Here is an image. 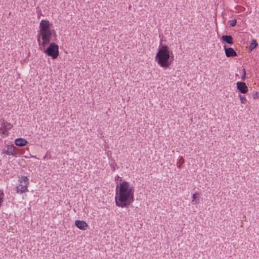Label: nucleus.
Wrapping results in <instances>:
<instances>
[{
  "label": "nucleus",
  "mask_w": 259,
  "mask_h": 259,
  "mask_svg": "<svg viewBox=\"0 0 259 259\" xmlns=\"http://www.w3.org/2000/svg\"><path fill=\"white\" fill-rule=\"evenodd\" d=\"M257 46V43L256 42V41L255 40V39H253L251 43H250V45L249 46V50L250 51H252L253 49H254V48H255Z\"/></svg>",
  "instance_id": "nucleus-14"
},
{
  "label": "nucleus",
  "mask_w": 259,
  "mask_h": 259,
  "mask_svg": "<svg viewBox=\"0 0 259 259\" xmlns=\"http://www.w3.org/2000/svg\"><path fill=\"white\" fill-rule=\"evenodd\" d=\"M75 225L78 228L82 230H85L88 228V224L84 221H76Z\"/></svg>",
  "instance_id": "nucleus-8"
},
{
  "label": "nucleus",
  "mask_w": 259,
  "mask_h": 259,
  "mask_svg": "<svg viewBox=\"0 0 259 259\" xmlns=\"http://www.w3.org/2000/svg\"><path fill=\"white\" fill-rule=\"evenodd\" d=\"M52 24L47 20H42L39 24V30L37 35V41L40 48H44L50 42L51 38L56 32L52 29Z\"/></svg>",
  "instance_id": "nucleus-2"
},
{
  "label": "nucleus",
  "mask_w": 259,
  "mask_h": 259,
  "mask_svg": "<svg viewBox=\"0 0 259 259\" xmlns=\"http://www.w3.org/2000/svg\"><path fill=\"white\" fill-rule=\"evenodd\" d=\"M133 187L129 182L123 181L120 184L118 194L115 197L116 205L122 208L127 207L134 201Z\"/></svg>",
  "instance_id": "nucleus-1"
},
{
  "label": "nucleus",
  "mask_w": 259,
  "mask_h": 259,
  "mask_svg": "<svg viewBox=\"0 0 259 259\" xmlns=\"http://www.w3.org/2000/svg\"><path fill=\"white\" fill-rule=\"evenodd\" d=\"M3 152L8 155L14 156L16 154L15 147L13 145L8 146L7 148L3 151Z\"/></svg>",
  "instance_id": "nucleus-9"
},
{
  "label": "nucleus",
  "mask_w": 259,
  "mask_h": 259,
  "mask_svg": "<svg viewBox=\"0 0 259 259\" xmlns=\"http://www.w3.org/2000/svg\"><path fill=\"white\" fill-rule=\"evenodd\" d=\"M242 70L243 74L241 76V78L242 80L244 81L246 78V71H245V69L244 68H243Z\"/></svg>",
  "instance_id": "nucleus-17"
},
{
  "label": "nucleus",
  "mask_w": 259,
  "mask_h": 259,
  "mask_svg": "<svg viewBox=\"0 0 259 259\" xmlns=\"http://www.w3.org/2000/svg\"><path fill=\"white\" fill-rule=\"evenodd\" d=\"M19 184L16 188L17 193L22 194L28 191L29 179L27 177H22L19 180Z\"/></svg>",
  "instance_id": "nucleus-4"
},
{
  "label": "nucleus",
  "mask_w": 259,
  "mask_h": 259,
  "mask_svg": "<svg viewBox=\"0 0 259 259\" xmlns=\"http://www.w3.org/2000/svg\"><path fill=\"white\" fill-rule=\"evenodd\" d=\"M12 125L7 122H3L2 124V128H3L5 130L8 131L12 128Z\"/></svg>",
  "instance_id": "nucleus-12"
},
{
  "label": "nucleus",
  "mask_w": 259,
  "mask_h": 259,
  "mask_svg": "<svg viewBox=\"0 0 259 259\" xmlns=\"http://www.w3.org/2000/svg\"><path fill=\"white\" fill-rule=\"evenodd\" d=\"M44 53L53 59H56L59 55V47L55 42L50 43L49 46L44 50Z\"/></svg>",
  "instance_id": "nucleus-5"
},
{
  "label": "nucleus",
  "mask_w": 259,
  "mask_h": 259,
  "mask_svg": "<svg viewBox=\"0 0 259 259\" xmlns=\"http://www.w3.org/2000/svg\"><path fill=\"white\" fill-rule=\"evenodd\" d=\"M252 97H253V98L254 100L259 98V96H258V92H255V93H254L253 94Z\"/></svg>",
  "instance_id": "nucleus-19"
},
{
  "label": "nucleus",
  "mask_w": 259,
  "mask_h": 259,
  "mask_svg": "<svg viewBox=\"0 0 259 259\" xmlns=\"http://www.w3.org/2000/svg\"><path fill=\"white\" fill-rule=\"evenodd\" d=\"M236 23H237V20H236V19H232V20H231V21H230V25L231 26L233 27V26H235V25H236Z\"/></svg>",
  "instance_id": "nucleus-18"
},
{
  "label": "nucleus",
  "mask_w": 259,
  "mask_h": 259,
  "mask_svg": "<svg viewBox=\"0 0 259 259\" xmlns=\"http://www.w3.org/2000/svg\"><path fill=\"white\" fill-rule=\"evenodd\" d=\"M184 162V160L182 157H180L177 163V165L178 167H180L183 163Z\"/></svg>",
  "instance_id": "nucleus-15"
},
{
  "label": "nucleus",
  "mask_w": 259,
  "mask_h": 259,
  "mask_svg": "<svg viewBox=\"0 0 259 259\" xmlns=\"http://www.w3.org/2000/svg\"><path fill=\"white\" fill-rule=\"evenodd\" d=\"M15 144L18 146H23L27 144V141L23 138H18L15 140Z\"/></svg>",
  "instance_id": "nucleus-10"
},
{
  "label": "nucleus",
  "mask_w": 259,
  "mask_h": 259,
  "mask_svg": "<svg viewBox=\"0 0 259 259\" xmlns=\"http://www.w3.org/2000/svg\"><path fill=\"white\" fill-rule=\"evenodd\" d=\"M222 39L226 43L229 45H232L233 44V38L230 35H223Z\"/></svg>",
  "instance_id": "nucleus-11"
},
{
  "label": "nucleus",
  "mask_w": 259,
  "mask_h": 259,
  "mask_svg": "<svg viewBox=\"0 0 259 259\" xmlns=\"http://www.w3.org/2000/svg\"><path fill=\"white\" fill-rule=\"evenodd\" d=\"M119 178V176H117L116 177V179H118V178Z\"/></svg>",
  "instance_id": "nucleus-20"
},
{
  "label": "nucleus",
  "mask_w": 259,
  "mask_h": 259,
  "mask_svg": "<svg viewBox=\"0 0 259 259\" xmlns=\"http://www.w3.org/2000/svg\"><path fill=\"white\" fill-rule=\"evenodd\" d=\"M239 98L240 99L241 102L242 104H245L247 102L246 98L241 95H239Z\"/></svg>",
  "instance_id": "nucleus-16"
},
{
  "label": "nucleus",
  "mask_w": 259,
  "mask_h": 259,
  "mask_svg": "<svg viewBox=\"0 0 259 259\" xmlns=\"http://www.w3.org/2000/svg\"><path fill=\"white\" fill-rule=\"evenodd\" d=\"M224 50L225 54L227 57H233L237 55V53L232 48H227L226 46H225Z\"/></svg>",
  "instance_id": "nucleus-7"
},
{
  "label": "nucleus",
  "mask_w": 259,
  "mask_h": 259,
  "mask_svg": "<svg viewBox=\"0 0 259 259\" xmlns=\"http://www.w3.org/2000/svg\"><path fill=\"white\" fill-rule=\"evenodd\" d=\"M119 178V176H117L116 177V179H118V178Z\"/></svg>",
  "instance_id": "nucleus-21"
},
{
  "label": "nucleus",
  "mask_w": 259,
  "mask_h": 259,
  "mask_svg": "<svg viewBox=\"0 0 259 259\" xmlns=\"http://www.w3.org/2000/svg\"><path fill=\"white\" fill-rule=\"evenodd\" d=\"M170 54H172V52L170 53L168 46L165 45L160 46L155 56V61L163 68H168L171 63L169 61Z\"/></svg>",
  "instance_id": "nucleus-3"
},
{
  "label": "nucleus",
  "mask_w": 259,
  "mask_h": 259,
  "mask_svg": "<svg viewBox=\"0 0 259 259\" xmlns=\"http://www.w3.org/2000/svg\"><path fill=\"white\" fill-rule=\"evenodd\" d=\"M237 89L242 94H245L248 92V87L244 82L238 81L236 83Z\"/></svg>",
  "instance_id": "nucleus-6"
},
{
  "label": "nucleus",
  "mask_w": 259,
  "mask_h": 259,
  "mask_svg": "<svg viewBox=\"0 0 259 259\" xmlns=\"http://www.w3.org/2000/svg\"><path fill=\"white\" fill-rule=\"evenodd\" d=\"M192 198L193 199L192 200V203L193 204H196L199 203V198L197 197L196 193L193 194Z\"/></svg>",
  "instance_id": "nucleus-13"
}]
</instances>
